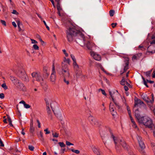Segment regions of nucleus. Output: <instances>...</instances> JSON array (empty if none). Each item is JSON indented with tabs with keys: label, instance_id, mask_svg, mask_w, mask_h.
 I'll return each instance as SVG.
<instances>
[{
	"label": "nucleus",
	"instance_id": "nucleus-33",
	"mask_svg": "<svg viewBox=\"0 0 155 155\" xmlns=\"http://www.w3.org/2000/svg\"><path fill=\"white\" fill-rule=\"evenodd\" d=\"M52 135L54 137H58L59 134L56 132L53 133Z\"/></svg>",
	"mask_w": 155,
	"mask_h": 155
},
{
	"label": "nucleus",
	"instance_id": "nucleus-6",
	"mask_svg": "<svg viewBox=\"0 0 155 155\" xmlns=\"http://www.w3.org/2000/svg\"><path fill=\"white\" fill-rule=\"evenodd\" d=\"M109 94L110 95L112 100L115 104L118 109H119L120 107L118 102L120 97V96L118 93L117 91L116 93L109 92Z\"/></svg>",
	"mask_w": 155,
	"mask_h": 155
},
{
	"label": "nucleus",
	"instance_id": "nucleus-24",
	"mask_svg": "<svg viewBox=\"0 0 155 155\" xmlns=\"http://www.w3.org/2000/svg\"><path fill=\"white\" fill-rule=\"evenodd\" d=\"M7 118H8V121L9 123V125L11 126H12L13 125L12 124V120H11V118L9 116H8Z\"/></svg>",
	"mask_w": 155,
	"mask_h": 155
},
{
	"label": "nucleus",
	"instance_id": "nucleus-27",
	"mask_svg": "<svg viewBox=\"0 0 155 155\" xmlns=\"http://www.w3.org/2000/svg\"><path fill=\"white\" fill-rule=\"evenodd\" d=\"M58 143L62 148H64L65 147V145L63 142H60Z\"/></svg>",
	"mask_w": 155,
	"mask_h": 155
},
{
	"label": "nucleus",
	"instance_id": "nucleus-31",
	"mask_svg": "<svg viewBox=\"0 0 155 155\" xmlns=\"http://www.w3.org/2000/svg\"><path fill=\"white\" fill-rule=\"evenodd\" d=\"M2 86L5 90H6L8 89V87L6 86V84L5 83L3 84L2 85Z\"/></svg>",
	"mask_w": 155,
	"mask_h": 155
},
{
	"label": "nucleus",
	"instance_id": "nucleus-57",
	"mask_svg": "<svg viewBox=\"0 0 155 155\" xmlns=\"http://www.w3.org/2000/svg\"><path fill=\"white\" fill-rule=\"evenodd\" d=\"M130 119L131 120V121L132 123H134V122H135V121L134 120L132 117V116H130Z\"/></svg>",
	"mask_w": 155,
	"mask_h": 155
},
{
	"label": "nucleus",
	"instance_id": "nucleus-5",
	"mask_svg": "<svg viewBox=\"0 0 155 155\" xmlns=\"http://www.w3.org/2000/svg\"><path fill=\"white\" fill-rule=\"evenodd\" d=\"M110 134L111 137L113 139L116 146H117L118 145L120 144L124 148L126 149L127 148V144L123 139H120L116 137L111 132L110 133Z\"/></svg>",
	"mask_w": 155,
	"mask_h": 155
},
{
	"label": "nucleus",
	"instance_id": "nucleus-54",
	"mask_svg": "<svg viewBox=\"0 0 155 155\" xmlns=\"http://www.w3.org/2000/svg\"><path fill=\"white\" fill-rule=\"evenodd\" d=\"M38 36L39 37V40L41 42H42V43H44V41H43V40H42V39L41 38V36L38 35Z\"/></svg>",
	"mask_w": 155,
	"mask_h": 155
},
{
	"label": "nucleus",
	"instance_id": "nucleus-60",
	"mask_svg": "<svg viewBox=\"0 0 155 155\" xmlns=\"http://www.w3.org/2000/svg\"><path fill=\"white\" fill-rule=\"evenodd\" d=\"M12 13L13 14H16L17 13H18V12L16 10H13Z\"/></svg>",
	"mask_w": 155,
	"mask_h": 155
},
{
	"label": "nucleus",
	"instance_id": "nucleus-55",
	"mask_svg": "<svg viewBox=\"0 0 155 155\" xmlns=\"http://www.w3.org/2000/svg\"><path fill=\"white\" fill-rule=\"evenodd\" d=\"M12 25L14 26L15 28H16L17 27V25L15 22L13 21L12 23Z\"/></svg>",
	"mask_w": 155,
	"mask_h": 155
},
{
	"label": "nucleus",
	"instance_id": "nucleus-40",
	"mask_svg": "<svg viewBox=\"0 0 155 155\" xmlns=\"http://www.w3.org/2000/svg\"><path fill=\"white\" fill-rule=\"evenodd\" d=\"M151 71H149L146 72V75L147 77H149L151 73Z\"/></svg>",
	"mask_w": 155,
	"mask_h": 155
},
{
	"label": "nucleus",
	"instance_id": "nucleus-56",
	"mask_svg": "<svg viewBox=\"0 0 155 155\" xmlns=\"http://www.w3.org/2000/svg\"><path fill=\"white\" fill-rule=\"evenodd\" d=\"M132 124H133L132 126L136 128L137 127V125L136 124L135 122H134V123H133Z\"/></svg>",
	"mask_w": 155,
	"mask_h": 155
},
{
	"label": "nucleus",
	"instance_id": "nucleus-3",
	"mask_svg": "<svg viewBox=\"0 0 155 155\" xmlns=\"http://www.w3.org/2000/svg\"><path fill=\"white\" fill-rule=\"evenodd\" d=\"M17 75L22 80L27 82L29 81V79L23 68H18L17 72Z\"/></svg>",
	"mask_w": 155,
	"mask_h": 155
},
{
	"label": "nucleus",
	"instance_id": "nucleus-14",
	"mask_svg": "<svg viewBox=\"0 0 155 155\" xmlns=\"http://www.w3.org/2000/svg\"><path fill=\"white\" fill-rule=\"evenodd\" d=\"M129 60L128 58L126 59V60L125 61V65L124 66V71H120V74H122L124 72H126L128 68V65H129Z\"/></svg>",
	"mask_w": 155,
	"mask_h": 155
},
{
	"label": "nucleus",
	"instance_id": "nucleus-41",
	"mask_svg": "<svg viewBox=\"0 0 155 155\" xmlns=\"http://www.w3.org/2000/svg\"><path fill=\"white\" fill-rule=\"evenodd\" d=\"M52 73H53L54 74H55V67L54 65V64H53L52 65Z\"/></svg>",
	"mask_w": 155,
	"mask_h": 155
},
{
	"label": "nucleus",
	"instance_id": "nucleus-48",
	"mask_svg": "<svg viewBox=\"0 0 155 155\" xmlns=\"http://www.w3.org/2000/svg\"><path fill=\"white\" fill-rule=\"evenodd\" d=\"M44 131L46 132L45 134H49L50 133V131L48 130V128L45 129L44 130Z\"/></svg>",
	"mask_w": 155,
	"mask_h": 155
},
{
	"label": "nucleus",
	"instance_id": "nucleus-64",
	"mask_svg": "<svg viewBox=\"0 0 155 155\" xmlns=\"http://www.w3.org/2000/svg\"><path fill=\"white\" fill-rule=\"evenodd\" d=\"M151 44H155V39H153V40L150 42Z\"/></svg>",
	"mask_w": 155,
	"mask_h": 155
},
{
	"label": "nucleus",
	"instance_id": "nucleus-47",
	"mask_svg": "<svg viewBox=\"0 0 155 155\" xmlns=\"http://www.w3.org/2000/svg\"><path fill=\"white\" fill-rule=\"evenodd\" d=\"M0 146L3 147L4 146V144L3 143L1 138H0Z\"/></svg>",
	"mask_w": 155,
	"mask_h": 155
},
{
	"label": "nucleus",
	"instance_id": "nucleus-28",
	"mask_svg": "<svg viewBox=\"0 0 155 155\" xmlns=\"http://www.w3.org/2000/svg\"><path fill=\"white\" fill-rule=\"evenodd\" d=\"M57 10L58 11H61L62 10V8L60 6V4L58 2V4L57 5Z\"/></svg>",
	"mask_w": 155,
	"mask_h": 155
},
{
	"label": "nucleus",
	"instance_id": "nucleus-62",
	"mask_svg": "<svg viewBox=\"0 0 155 155\" xmlns=\"http://www.w3.org/2000/svg\"><path fill=\"white\" fill-rule=\"evenodd\" d=\"M65 150V148H62L61 150V152L62 153H64V151Z\"/></svg>",
	"mask_w": 155,
	"mask_h": 155
},
{
	"label": "nucleus",
	"instance_id": "nucleus-29",
	"mask_svg": "<svg viewBox=\"0 0 155 155\" xmlns=\"http://www.w3.org/2000/svg\"><path fill=\"white\" fill-rule=\"evenodd\" d=\"M114 13V10H111L109 11V14L110 16H113Z\"/></svg>",
	"mask_w": 155,
	"mask_h": 155
},
{
	"label": "nucleus",
	"instance_id": "nucleus-38",
	"mask_svg": "<svg viewBox=\"0 0 155 155\" xmlns=\"http://www.w3.org/2000/svg\"><path fill=\"white\" fill-rule=\"evenodd\" d=\"M28 149L30 150L33 151L34 150V147L33 146L29 145L28 146Z\"/></svg>",
	"mask_w": 155,
	"mask_h": 155
},
{
	"label": "nucleus",
	"instance_id": "nucleus-36",
	"mask_svg": "<svg viewBox=\"0 0 155 155\" xmlns=\"http://www.w3.org/2000/svg\"><path fill=\"white\" fill-rule=\"evenodd\" d=\"M30 130L31 133H33L35 130V129L34 127H30Z\"/></svg>",
	"mask_w": 155,
	"mask_h": 155
},
{
	"label": "nucleus",
	"instance_id": "nucleus-23",
	"mask_svg": "<svg viewBox=\"0 0 155 155\" xmlns=\"http://www.w3.org/2000/svg\"><path fill=\"white\" fill-rule=\"evenodd\" d=\"M68 150H71L72 152L76 154H78L80 153V151L78 150H74L73 149H68Z\"/></svg>",
	"mask_w": 155,
	"mask_h": 155
},
{
	"label": "nucleus",
	"instance_id": "nucleus-32",
	"mask_svg": "<svg viewBox=\"0 0 155 155\" xmlns=\"http://www.w3.org/2000/svg\"><path fill=\"white\" fill-rule=\"evenodd\" d=\"M33 48H34L36 50H38L39 49V47L36 44H34L33 45Z\"/></svg>",
	"mask_w": 155,
	"mask_h": 155
},
{
	"label": "nucleus",
	"instance_id": "nucleus-30",
	"mask_svg": "<svg viewBox=\"0 0 155 155\" xmlns=\"http://www.w3.org/2000/svg\"><path fill=\"white\" fill-rule=\"evenodd\" d=\"M67 74H64V75H62L64 77V81L67 84H68V81H67L65 79V77Z\"/></svg>",
	"mask_w": 155,
	"mask_h": 155
},
{
	"label": "nucleus",
	"instance_id": "nucleus-61",
	"mask_svg": "<svg viewBox=\"0 0 155 155\" xmlns=\"http://www.w3.org/2000/svg\"><path fill=\"white\" fill-rule=\"evenodd\" d=\"M147 81L148 82H149L150 83H151V84L153 83L154 82V81H150V80H147Z\"/></svg>",
	"mask_w": 155,
	"mask_h": 155
},
{
	"label": "nucleus",
	"instance_id": "nucleus-59",
	"mask_svg": "<svg viewBox=\"0 0 155 155\" xmlns=\"http://www.w3.org/2000/svg\"><path fill=\"white\" fill-rule=\"evenodd\" d=\"M137 59V56L136 55H134L133 56L132 60H136V59Z\"/></svg>",
	"mask_w": 155,
	"mask_h": 155
},
{
	"label": "nucleus",
	"instance_id": "nucleus-26",
	"mask_svg": "<svg viewBox=\"0 0 155 155\" xmlns=\"http://www.w3.org/2000/svg\"><path fill=\"white\" fill-rule=\"evenodd\" d=\"M126 82L125 79L123 78L120 81V83L122 85H124L126 84Z\"/></svg>",
	"mask_w": 155,
	"mask_h": 155
},
{
	"label": "nucleus",
	"instance_id": "nucleus-43",
	"mask_svg": "<svg viewBox=\"0 0 155 155\" xmlns=\"http://www.w3.org/2000/svg\"><path fill=\"white\" fill-rule=\"evenodd\" d=\"M24 106L26 108H29L31 107V106L29 105L26 104V103H25V105H24Z\"/></svg>",
	"mask_w": 155,
	"mask_h": 155
},
{
	"label": "nucleus",
	"instance_id": "nucleus-44",
	"mask_svg": "<svg viewBox=\"0 0 155 155\" xmlns=\"http://www.w3.org/2000/svg\"><path fill=\"white\" fill-rule=\"evenodd\" d=\"M45 25V26L46 28L48 30H50V28H49V27L47 25L45 21H43Z\"/></svg>",
	"mask_w": 155,
	"mask_h": 155
},
{
	"label": "nucleus",
	"instance_id": "nucleus-13",
	"mask_svg": "<svg viewBox=\"0 0 155 155\" xmlns=\"http://www.w3.org/2000/svg\"><path fill=\"white\" fill-rule=\"evenodd\" d=\"M91 148L94 153L97 155H101V151L99 148L94 145H92Z\"/></svg>",
	"mask_w": 155,
	"mask_h": 155
},
{
	"label": "nucleus",
	"instance_id": "nucleus-7",
	"mask_svg": "<svg viewBox=\"0 0 155 155\" xmlns=\"http://www.w3.org/2000/svg\"><path fill=\"white\" fill-rule=\"evenodd\" d=\"M62 70L61 72H59L60 75H64V74H68V59L64 58V60L62 62Z\"/></svg>",
	"mask_w": 155,
	"mask_h": 155
},
{
	"label": "nucleus",
	"instance_id": "nucleus-10",
	"mask_svg": "<svg viewBox=\"0 0 155 155\" xmlns=\"http://www.w3.org/2000/svg\"><path fill=\"white\" fill-rule=\"evenodd\" d=\"M90 54L95 60L97 61H100L101 60V56L96 52L91 51L90 52Z\"/></svg>",
	"mask_w": 155,
	"mask_h": 155
},
{
	"label": "nucleus",
	"instance_id": "nucleus-46",
	"mask_svg": "<svg viewBox=\"0 0 155 155\" xmlns=\"http://www.w3.org/2000/svg\"><path fill=\"white\" fill-rule=\"evenodd\" d=\"M5 97V95L3 93H0V98L1 99H3Z\"/></svg>",
	"mask_w": 155,
	"mask_h": 155
},
{
	"label": "nucleus",
	"instance_id": "nucleus-17",
	"mask_svg": "<svg viewBox=\"0 0 155 155\" xmlns=\"http://www.w3.org/2000/svg\"><path fill=\"white\" fill-rule=\"evenodd\" d=\"M15 85L18 89H22L23 87H24V85L23 84L20 82L19 80L17 81V83L15 84Z\"/></svg>",
	"mask_w": 155,
	"mask_h": 155
},
{
	"label": "nucleus",
	"instance_id": "nucleus-16",
	"mask_svg": "<svg viewBox=\"0 0 155 155\" xmlns=\"http://www.w3.org/2000/svg\"><path fill=\"white\" fill-rule=\"evenodd\" d=\"M100 135L103 142L104 143L105 145V142L104 140L105 138L107 137V134L105 131H102L100 133Z\"/></svg>",
	"mask_w": 155,
	"mask_h": 155
},
{
	"label": "nucleus",
	"instance_id": "nucleus-2",
	"mask_svg": "<svg viewBox=\"0 0 155 155\" xmlns=\"http://www.w3.org/2000/svg\"><path fill=\"white\" fill-rule=\"evenodd\" d=\"M135 115L139 123L143 124L146 127L151 128L153 127V124L151 118L146 116L141 117L138 109L135 110Z\"/></svg>",
	"mask_w": 155,
	"mask_h": 155
},
{
	"label": "nucleus",
	"instance_id": "nucleus-63",
	"mask_svg": "<svg viewBox=\"0 0 155 155\" xmlns=\"http://www.w3.org/2000/svg\"><path fill=\"white\" fill-rule=\"evenodd\" d=\"M19 103H20V104H21V103H22V104H24V105H25V104L26 103H25V102L24 101H23V100H22V101H21L19 102Z\"/></svg>",
	"mask_w": 155,
	"mask_h": 155
},
{
	"label": "nucleus",
	"instance_id": "nucleus-9",
	"mask_svg": "<svg viewBox=\"0 0 155 155\" xmlns=\"http://www.w3.org/2000/svg\"><path fill=\"white\" fill-rule=\"evenodd\" d=\"M31 76L32 78H35L36 81H43L41 74L39 72H33L31 74Z\"/></svg>",
	"mask_w": 155,
	"mask_h": 155
},
{
	"label": "nucleus",
	"instance_id": "nucleus-34",
	"mask_svg": "<svg viewBox=\"0 0 155 155\" xmlns=\"http://www.w3.org/2000/svg\"><path fill=\"white\" fill-rule=\"evenodd\" d=\"M142 79H143V84H144L147 87H148V86L147 85V82L145 81V79L143 77H142Z\"/></svg>",
	"mask_w": 155,
	"mask_h": 155
},
{
	"label": "nucleus",
	"instance_id": "nucleus-42",
	"mask_svg": "<svg viewBox=\"0 0 155 155\" xmlns=\"http://www.w3.org/2000/svg\"><path fill=\"white\" fill-rule=\"evenodd\" d=\"M47 113L48 114H50L51 112V110H50V107H47Z\"/></svg>",
	"mask_w": 155,
	"mask_h": 155
},
{
	"label": "nucleus",
	"instance_id": "nucleus-15",
	"mask_svg": "<svg viewBox=\"0 0 155 155\" xmlns=\"http://www.w3.org/2000/svg\"><path fill=\"white\" fill-rule=\"evenodd\" d=\"M109 109L112 114L114 116L116 114V111L115 110L114 106L112 103H110L109 106Z\"/></svg>",
	"mask_w": 155,
	"mask_h": 155
},
{
	"label": "nucleus",
	"instance_id": "nucleus-35",
	"mask_svg": "<svg viewBox=\"0 0 155 155\" xmlns=\"http://www.w3.org/2000/svg\"><path fill=\"white\" fill-rule=\"evenodd\" d=\"M101 91V92L105 96L106 95V93L105 91L104 90L102 89H99V91Z\"/></svg>",
	"mask_w": 155,
	"mask_h": 155
},
{
	"label": "nucleus",
	"instance_id": "nucleus-49",
	"mask_svg": "<svg viewBox=\"0 0 155 155\" xmlns=\"http://www.w3.org/2000/svg\"><path fill=\"white\" fill-rule=\"evenodd\" d=\"M45 101H46V107H49V102L48 100L45 99Z\"/></svg>",
	"mask_w": 155,
	"mask_h": 155
},
{
	"label": "nucleus",
	"instance_id": "nucleus-45",
	"mask_svg": "<svg viewBox=\"0 0 155 155\" xmlns=\"http://www.w3.org/2000/svg\"><path fill=\"white\" fill-rule=\"evenodd\" d=\"M151 146L153 149L154 150L155 149V143H151Z\"/></svg>",
	"mask_w": 155,
	"mask_h": 155
},
{
	"label": "nucleus",
	"instance_id": "nucleus-51",
	"mask_svg": "<svg viewBox=\"0 0 155 155\" xmlns=\"http://www.w3.org/2000/svg\"><path fill=\"white\" fill-rule=\"evenodd\" d=\"M117 25V23H112L111 24V25H112V27L113 28H114L116 27V26Z\"/></svg>",
	"mask_w": 155,
	"mask_h": 155
},
{
	"label": "nucleus",
	"instance_id": "nucleus-52",
	"mask_svg": "<svg viewBox=\"0 0 155 155\" xmlns=\"http://www.w3.org/2000/svg\"><path fill=\"white\" fill-rule=\"evenodd\" d=\"M37 121L38 124V128H40L41 127V125H40V123L39 121V120H37Z\"/></svg>",
	"mask_w": 155,
	"mask_h": 155
},
{
	"label": "nucleus",
	"instance_id": "nucleus-4",
	"mask_svg": "<svg viewBox=\"0 0 155 155\" xmlns=\"http://www.w3.org/2000/svg\"><path fill=\"white\" fill-rule=\"evenodd\" d=\"M71 57L73 61V65L75 71L76 77L78 78L81 75V72L80 70L79 65L76 62V59L74 56L73 54H71Z\"/></svg>",
	"mask_w": 155,
	"mask_h": 155
},
{
	"label": "nucleus",
	"instance_id": "nucleus-53",
	"mask_svg": "<svg viewBox=\"0 0 155 155\" xmlns=\"http://www.w3.org/2000/svg\"><path fill=\"white\" fill-rule=\"evenodd\" d=\"M63 51L64 54L65 55L66 57L68 56V54L66 52V51L65 49L63 50Z\"/></svg>",
	"mask_w": 155,
	"mask_h": 155
},
{
	"label": "nucleus",
	"instance_id": "nucleus-20",
	"mask_svg": "<svg viewBox=\"0 0 155 155\" xmlns=\"http://www.w3.org/2000/svg\"><path fill=\"white\" fill-rule=\"evenodd\" d=\"M10 79L11 81L12 82L14 83V85L16 83H17V81L19 80L17 79V78L15 77H14L13 76H10Z\"/></svg>",
	"mask_w": 155,
	"mask_h": 155
},
{
	"label": "nucleus",
	"instance_id": "nucleus-11",
	"mask_svg": "<svg viewBox=\"0 0 155 155\" xmlns=\"http://www.w3.org/2000/svg\"><path fill=\"white\" fill-rule=\"evenodd\" d=\"M86 39L84 41L83 40L84 44L85 45L87 48L89 50H92V48L93 47H94L95 46V44L93 42H90L89 41H87V42L86 43L85 41L86 40L87 38H85Z\"/></svg>",
	"mask_w": 155,
	"mask_h": 155
},
{
	"label": "nucleus",
	"instance_id": "nucleus-58",
	"mask_svg": "<svg viewBox=\"0 0 155 155\" xmlns=\"http://www.w3.org/2000/svg\"><path fill=\"white\" fill-rule=\"evenodd\" d=\"M124 88L125 90L126 91H127L128 90V87L126 86H124Z\"/></svg>",
	"mask_w": 155,
	"mask_h": 155
},
{
	"label": "nucleus",
	"instance_id": "nucleus-25",
	"mask_svg": "<svg viewBox=\"0 0 155 155\" xmlns=\"http://www.w3.org/2000/svg\"><path fill=\"white\" fill-rule=\"evenodd\" d=\"M44 72L45 74V75H44V78H48V76H49V73L47 72L46 70H44Z\"/></svg>",
	"mask_w": 155,
	"mask_h": 155
},
{
	"label": "nucleus",
	"instance_id": "nucleus-8",
	"mask_svg": "<svg viewBox=\"0 0 155 155\" xmlns=\"http://www.w3.org/2000/svg\"><path fill=\"white\" fill-rule=\"evenodd\" d=\"M62 25L66 29V37L68 38V17L67 16H64L62 19Z\"/></svg>",
	"mask_w": 155,
	"mask_h": 155
},
{
	"label": "nucleus",
	"instance_id": "nucleus-21",
	"mask_svg": "<svg viewBox=\"0 0 155 155\" xmlns=\"http://www.w3.org/2000/svg\"><path fill=\"white\" fill-rule=\"evenodd\" d=\"M143 103L140 99H137L135 100L134 106L136 107L138 104L140 105L143 104Z\"/></svg>",
	"mask_w": 155,
	"mask_h": 155
},
{
	"label": "nucleus",
	"instance_id": "nucleus-39",
	"mask_svg": "<svg viewBox=\"0 0 155 155\" xmlns=\"http://www.w3.org/2000/svg\"><path fill=\"white\" fill-rule=\"evenodd\" d=\"M0 21L2 25H4L5 26H6V22L5 21L1 20Z\"/></svg>",
	"mask_w": 155,
	"mask_h": 155
},
{
	"label": "nucleus",
	"instance_id": "nucleus-50",
	"mask_svg": "<svg viewBox=\"0 0 155 155\" xmlns=\"http://www.w3.org/2000/svg\"><path fill=\"white\" fill-rule=\"evenodd\" d=\"M31 41H32V43L33 44H36L37 43V41L34 39H31Z\"/></svg>",
	"mask_w": 155,
	"mask_h": 155
},
{
	"label": "nucleus",
	"instance_id": "nucleus-22",
	"mask_svg": "<svg viewBox=\"0 0 155 155\" xmlns=\"http://www.w3.org/2000/svg\"><path fill=\"white\" fill-rule=\"evenodd\" d=\"M56 79V76L55 74L51 73L50 77V81H51L54 83Z\"/></svg>",
	"mask_w": 155,
	"mask_h": 155
},
{
	"label": "nucleus",
	"instance_id": "nucleus-12",
	"mask_svg": "<svg viewBox=\"0 0 155 155\" xmlns=\"http://www.w3.org/2000/svg\"><path fill=\"white\" fill-rule=\"evenodd\" d=\"M137 139L140 148L142 149H144L145 148V146L141 137L137 135Z\"/></svg>",
	"mask_w": 155,
	"mask_h": 155
},
{
	"label": "nucleus",
	"instance_id": "nucleus-1",
	"mask_svg": "<svg viewBox=\"0 0 155 155\" xmlns=\"http://www.w3.org/2000/svg\"><path fill=\"white\" fill-rule=\"evenodd\" d=\"M69 26L68 35L71 37V38H69V41H72L73 37L78 35L80 38L82 39L84 41L86 38L84 35L79 31L76 29V27L74 25V23L68 18V26Z\"/></svg>",
	"mask_w": 155,
	"mask_h": 155
},
{
	"label": "nucleus",
	"instance_id": "nucleus-18",
	"mask_svg": "<svg viewBox=\"0 0 155 155\" xmlns=\"http://www.w3.org/2000/svg\"><path fill=\"white\" fill-rule=\"evenodd\" d=\"M152 100H150L148 97L147 98V100L146 99H145V100L149 104H152L154 101V95L153 94H152L151 95Z\"/></svg>",
	"mask_w": 155,
	"mask_h": 155
},
{
	"label": "nucleus",
	"instance_id": "nucleus-37",
	"mask_svg": "<svg viewBox=\"0 0 155 155\" xmlns=\"http://www.w3.org/2000/svg\"><path fill=\"white\" fill-rule=\"evenodd\" d=\"M16 22H17V24L18 28L19 29V31H20L21 30V29L20 26V21H16Z\"/></svg>",
	"mask_w": 155,
	"mask_h": 155
},
{
	"label": "nucleus",
	"instance_id": "nucleus-19",
	"mask_svg": "<svg viewBox=\"0 0 155 155\" xmlns=\"http://www.w3.org/2000/svg\"><path fill=\"white\" fill-rule=\"evenodd\" d=\"M89 119L91 121V124L92 125H95L97 123L96 120L92 116L89 117Z\"/></svg>",
	"mask_w": 155,
	"mask_h": 155
}]
</instances>
